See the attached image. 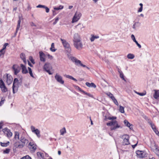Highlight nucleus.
<instances>
[{"instance_id": "6e6d98bb", "label": "nucleus", "mask_w": 159, "mask_h": 159, "mask_svg": "<svg viewBox=\"0 0 159 159\" xmlns=\"http://www.w3.org/2000/svg\"><path fill=\"white\" fill-rule=\"evenodd\" d=\"M59 20V18L58 17L56 18L55 19V21L53 23V24L54 25H55L56 24L57 22Z\"/></svg>"}, {"instance_id": "052dcab7", "label": "nucleus", "mask_w": 159, "mask_h": 159, "mask_svg": "<svg viewBox=\"0 0 159 159\" xmlns=\"http://www.w3.org/2000/svg\"><path fill=\"white\" fill-rule=\"evenodd\" d=\"M47 72H48L49 75H52V73L50 72L49 69L47 70H45Z\"/></svg>"}, {"instance_id": "58836bf2", "label": "nucleus", "mask_w": 159, "mask_h": 159, "mask_svg": "<svg viewBox=\"0 0 159 159\" xmlns=\"http://www.w3.org/2000/svg\"><path fill=\"white\" fill-rule=\"evenodd\" d=\"M15 135L14 136V138L15 139H19V133L17 132H15Z\"/></svg>"}, {"instance_id": "6e6552de", "label": "nucleus", "mask_w": 159, "mask_h": 159, "mask_svg": "<svg viewBox=\"0 0 159 159\" xmlns=\"http://www.w3.org/2000/svg\"><path fill=\"white\" fill-rule=\"evenodd\" d=\"M12 68L15 75H17L20 71V67L17 64L13 65Z\"/></svg>"}, {"instance_id": "c85d7f7f", "label": "nucleus", "mask_w": 159, "mask_h": 159, "mask_svg": "<svg viewBox=\"0 0 159 159\" xmlns=\"http://www.w3.org/2000/svg\"><path fill=\"white\" fill-rule=\"evenodd\" d=\"M61 135H63L66 133V130L65 127H64L60 130Z\"/></svg>"}, {"instance_id": "864d4df0", "label": "nucleus", "mask_w": 159, "mask_h": 159, "mask_svg": "<svg viewBox=\"0 0 159 159\" xmlns=\"http://www.w3.org/2000/svg\"><path fill=\"white\" fill-rule=\"evenodd\" d=\"M153 131L157 135H159V132L156 128Z\"/></svg>"}, {"instance_id": "dca6fc26", "label": "nucleus", "mask_w": 159, "mask_h": 159, "mask_svg": "<svg viewBox=\"0 0 159 159\" xmlns=\"http://www.w3.org/2000/svg\"><path fill=\"white\" fill-rule=\"evenodd\" d=\"M20 66L22 69V73L23 74H26L28 72V71L25 65L21 64Z\"/></svg>"}, {"instance_id": "2eb2a0df", "label": "nucleus", "mask_w": 159, "mask_h": 159, "mask_svg": "<svg viewBox=\"0 0 159 159\" xmlns=\"http://www.w3.org/2000/svg\"><path fill=\"white\" fill-rule=\"evenodd\" d=\"M27 146L29 148L32 149L34 151L36 149V145L33 142H30Z\"/></svg>"}, {"instance_id": "2f4dec72", "label": "nucleus", "mask_w": 159, "mask_h": 159, "mask_svg": "<svg viewBox=\"0 0 159 159\" xmlns=\"http://www.w3.org/2000/svg\"><path fill=\"white\" fill-rule=\"evenodd\" d=\"M50 50L52 52H54L56 51V49H54V43H52L51 47L50 48Z\"/></svg>"}, {"instance_id": "49530a36", "label": "nucleus", "mask_w": 159, "mask_h": 159, "mask_svg": "<svg viewBox=\"0 0 159 159\" xmlns=\"http://www.w3.org/2000/svg\"><path fill=\"white\" fill-rule=\"evenodd\" d=\"M29 60L33 64H35V62L34 61V60L31 56H30L29 57Z\"/></svg>"}, {"instance_id": "cd10ccee", "label": "nucleus", "mask_w": 159, "mask_h": 159, "mask_svg": "<svg viewBox=\"0 0 159 159\" xmlns=\"http://www.w3.org/2000/svg\"><path fill=\"white\" fill-rule=\"evenodd\" d=\"M65 76L66 78L70 79L72 80H73L75 82H77V80L76 79L74 78V77H73L71 76H70V75H65Z\"/></svg>"}, {"instance_id": "1a4fd4ad", "label": "nucleus", "mask_w": 159, "mask_h": 159, "mask_svg": "<svg viewBox=\"0 0 159 159\" xmlns=\"http://www.w3.org/2000/svg\"><path fill=\"white\" fill-rule=\"evenodd\" d=\"M81 16V14L80 12H76L72 20V23L76 22L80 18Z\"/></svg>"}, {"instance_id": "de8ad7c7", "label": "nucleus", "mask_w": 159, "mask_h": 159, "mask_svg": "<svg viewBox=\"0 0 159 159\" xmlns=\"http://www.w3.org/2000/svg\"><path fill=\"white\" fill-rule=\"evenodd\" d=\"M8 45V43H5L3 46V48L2 49V50L5 51V50L6 49V47Z\"/></svg>"}, {"instance_id": "393cba45", "label": "nucleus", "mask_w": 159, "mask_h": 159, "mask_svg": "<svg viewBox=\"0 0 159 159\" xmlns=\"http://www.w3.org/2000/svg\"><path fill=\"white\" fill-rule=\"evenodd\" d=\"M50 64L49 63H46L43 66V69L45 70L49 69Z\"/></svg>"}, {"instance_id": "0eeeda50", "label": "nucleus", "mask_w": 159, "mask_h": 159, "mask_svg": "<svg viewBox=\"0 0 159 159\" xmlns=\"http://www.w3.org/2000/svg\"><path fill=\"white\" fill-rule=\"evenodd\" d=\"M3 79L4 80L6 79L7 80V83L8 85H9L11 83L13 80V78L12 77L9 75L8 74L4 75L3 76Z\"/></svg>"}, {"instance_id": "0e129e2a", "label": "nucleus", "mask_w": 159, "mask_h": 159, "mask_svg": "<svg viewBox=\"0 0 159 159\" xmlns=\"http://www.w3.org/2000/svg\"><path fill=\"white\" fill-rule=\"evenodd\" d=\"M48 58H49L51 59H52L53 58V57L52 56H51L50 54H48Z\"/></svg>"}, {"instance_id": "4468645a", "label": "nucleus", "mask_w": 159, "mask_h": 159, "mask_svg": "<svg viewBox=\"0 0 159 159\" xmlns=\"http://www.w3.org/2000/svg\"><path fill=\"white\" fill-rule=\"evenodd\" d=\"M3 131L8 138L10 137L12 135V133L10 131V130L7 128L3 129Z\"/></svg>"}, {"instance_id": "aec40b11", "label": "nucleus", "mask_w": 159, "mask_h": 159, "mask_svg": "<svg viewBox=\"0 0 159 159\" xmlns=\"http://www.w3.org/2000/svg\"><path fill=\"white\" fill-rule=\"evenodd\" d=\"M19 20L18 21V24H17V26L16 29V31L14 35L13 36V37H16V35L17 33V32L18 30H19L20 27V23L21 22V20H20V17H19Z\"/></svg>"}, {"instance_id": "ea45409f", "label": "nucleus", "mask_w": 159, "mask_h": 159, "mask_svg": "<svg viewBox=\"0 0 159 159\" xmlns=\"http://www.w3.org/2000/svg\"><path fill=\"white\" fill-rule=\"evenodd\" d=\"M149 123L151 125V127L152 129L153 130L154 129H156V128L155 125L154 124H152L151 121H150V122L149 121Z\"/></svg>"}, {"instance_id": "a19ab883", "label": "nucleus", "mask_w": 159, "mask_h": 159, "mask_svg": "<svg viewBox=\"0 0 159 159\" xmlns=\"http://www.w3.org/2000/svg\"><path fill=\"white\" fill-rule=\"evenodd\" d=\"M5 51L2 50L1 49L0 51V57H3L5 53Z\"/></svg>"}, {"instance_id": "79ce46f5", "label": "nucleus", "mask_w": 159, "mask_h": 159, "mask_svg": "<svg viewBox=\"0 0 159 159\" xmlns=\"http://www.w3.org/2000/svg\"><path fill=\"white\" fill-rule=\"evenodd\" d=\"M135 93H137V94L141 96H144L146 94V92H145V93H139V92H138L136 91H135Z\"/></svg>"}, {"instance_id": "f704fd0d", "label": "nucleus", "mask_w": 159, "mask_h": 159, "mask_svg": "<svg viewBox=\"0 0 159 159\" xmlns=\"http://www.w3.org/2000/svg\"><path fill=\"white\" fill-rule=\"evenodd\" d=\"M127 57L129 59H133L134 58V56L133 54L129 53L127 55Z\"/></svg>"}, {"instance_id": "5fc2aeb1", "label": "nucleus", "mask_w": 159, "mask_h": 159, "mask_svg": "<svg viewBox=\"0 0 159 159\" xmlns=\"http://www.w3.org/2000/svg\"><path fill=\"white\" fill-rule=\"evenodd\" d=\"M5 100L3 99V98H2L1 99V101L0 102V106H1L4 102Z\"/></svg>"}, {"instance_id": "69168bd1", "label": "nucleus", "mask_w": 159, "mask_h": 159, "mask_svg": "<svg viewBox=\"0 0 159 159\" xmlns=\"http://www.w3.org/2000/svg\"><path fill=\"white\" fill-rule=\"evenodd\" d=\"M138 142H137V143L134 145H132V147L133 148H134L137 145Z\"/></svg>"}, {"instance_id": "f3484780", "label": "nucleus", "mask_w": 159, "mask_h": 159, "mask_svg": "<svg viewBox=\"0 0 159 159\" xmlns=\"http://www.w3.org/2000/svg\"><path fill=\"white\" fill-rule=\"evenodd\" d=\"M23 148V145H21V143L20 142L17 141L15 142L14 144L13 149L16 148Z\"/></svg>"}, {"instance_id": "8fccbe9b", "label": "nucleus", "mask_w": 159, "mask_h": 159, "mask_svg": "<svg viewBox=\"0 0 159 159\" xmlns=\"http://www.w3.org/2000/svg\"><path fill=\"white\" fill-rule=\"evenodd\" d=\"M131 38L134 42H136L137 41L135 39L134 36L133 34H132L131 35Z\"/></svg>"}, {"instance_id": "a878e982", "label": "nucleus", "mask_w": 159, "mask_h": 159, "mask_svg": "<svg viewBox=\"0 0 159 159\" xmlns=\"http://www.w3.org/2000/svg\"><path fill=\"white\" fill-rule=\"evenodd\" d=\"M140 25V23L139 22H135L133 25V28L135 30L136 27H139Z\"/></svg>"}, {"instance_id": "39448f33", "label": "nucleus", "mask_w": 159, "mask_h": 159, "mask_svg": "<svg viewBox=\"0 0 159 159\" xmlns=\"http://www.w3.org/2000/svg\"><path fill=\"white\" fill-rule=\"evenodd\" d=\"M71 61L75 63V65L78 66H81L83 67H86V65L83 64L81 61L77 59L76 57H70V58Z\"/></svg>"}, {"instance_id": "37998d69", "label": "nucleus", "mask_w": 159, "mask_h": 159, "mask_svg": "<svg viewBox=\"0 0 159 159\" xmlns=\"http://www.w3.org/2000/svg\"><path fill=\"white\" fill-rule=\"evenodd\" d=\"M75 88L76 89L78 90H79L80 92L83 93V92L84 91L83 90H82L78 86H75Z\"/></svg>"}, {"instance_id": "ddd939ff", "label": "nucleus", "mask_w": 159, "mask_h": 159, "mask_svg": "<svg viewBox=\"0 0 159 159\" xmlns=\"http://www.w3.org/2000/svg\"><path fill=\"white\" fill-rule=\"evenodd\" d=\"M136 154L138 157L140 158L144 157L147 156L146 153L143 151L138 150L136 152Z\"/></svg>"}, {"instance_id": "7c9ffc66", "label": "nucleus", "mask_w": 159, "mask_h": 159, "mask_svg": "<svg viewBox=\"0 0 159 159\" xmlns=\"http://www.w3.org/2000/svg\"><path fill=\"white\" fill-rule=\"evenodd\" d=\"M38 157L40 158L43 157V154L41 152H38L37 153Z\"/></svg>"}, {"instance_id": "338daca9", "label": "nucleus", "mask_w": 159, "mask_h": 159, "mask_svg": "<svg viewBox=\"0 0 159 159\" xmlns=\"http://www.w3.org/2000/svg\"><path fill=\"white\" fill-rule=\"evenodd\" d=\"M58 7H59V8L60 10H61V9H62L64 7L63 6L61 5H60Z\"/></svg>"}, {"instance_id": "c756f323", "label": "nucleus", "mask_w": 159, "mask_h": 159, "mask_svg": "<svg viewBox=\"0 0 159 159\" xmlns=\"http://www.w3.org/2000/svg\"><path fill=\"white\" fill-rule=\"evenodd\" d=\"M10 144V142L9 141L7 142L6 143H3L0 142V144L2 147H7L8 145Z\"/></svg>"}, {"instance_id": "b1692460", "label": "nucleus", "mask_w": 159, "mask_h": 159, "mask_svg": "<svg viewBox=\"0 0 159 159\" xmlns=\"http://www.w3.org/2000/svg\"><path fill=\"white\" fill-rule=\"evenodd\" d=\"M75 28L79 30H81L82 29L84 28V27L83 25H81L80 23H79L75 26Z\"/></svg>"}, {"instance_id": "9d476101", "label": "nucleus", "mask_w": 159, "mask_h": 159, "mask_svg": "<svg viewBox=\"0 0 159 159\" xmlns=\"http://www.w3.org/2000/svg\"><path fill=\"white\" fill-rule=\"evenodd\" d=\"M123 140L122 142L123 145H128L130 144L129 141V136L127 135H124L122 136Z\"/></svg>"}, {"instance_id": "680f3d73", "label": "nucleus", "mask_w": 159, "mask_h": 159, "mask_svg": "<svg viewBox=\"0 0 159 159\" xmlns=\"http://www.w3.org/2000/svg\"><path fill=\"white\" fill-rule=\"evenodd\" d=\"M30 25L31 26H36V25H35L33 22H32L31 23Z\"/></svg>"}, {"instance_id": "e2e57ef3", "label": "nucleus", "mask_w": 159, "mask_h": 159, "mask_svg": "<svg viewBox=\"0 0 159 159\" xmlns=\"http://www.w3.org/2000/svg\"><path fill=\"white\" fill-rule=\"evenodd\" d=\"M143 10V7H140L139 9L138 10V12H141Z\"/></svg>"}, {"instance_id": "603ef678", "label": "nucleus", "mask_w": 159, "mask_h": 159, "mask_svg": "<svg viewBox=\"0 0 159 159\" xmlns=\"http://www.w3.org/2000/svg\"><path fill=\"white\" fill-rule=\"evenodd\" d=\"M21 159H31V158L29 156L27 155L23 157Z\"/></svg>"}, {"instance_id": "13d9d810", "label": "nucleus", "mask_w": 159, "mask_h": 159, "mask_svg": "<svg viewBox=\"0 0 159 159\" xmlns=\"http://www.w3.org/2000/svg\"><path fill=\"white\" fill-rule=\"evenodd\" d=\"M44 8H45L46 10V12L47 13H48L49 11V9L47 7L45 6V7H44Z\"/></svg>"}, {"instance_id": "09e8293b", "label": "nucleus", "mask_w": 159, "mask_h": 159, "mask_svg": "<svg viewBox=\"0 0 159 159\" xmlns=\"http://www.w3.org/2000/svg\"><path fill=\"white\" fill-rule=\"evenodd\" d=\"M31 129L33 133L36 130V129H35V127L34 126H31Z\"/></svg>"}, {"instance_id": "f03ea898", "label": "nucleus", "mask_w": 159, "mask_h": 159, "mask_svg": "<svg viewBox=\"0 0 159 159\" xmlns=\"http://www.w3.org/2000/svg\"><path fill=\"white\" fill-rule=\"evenodd\" d=\"M116 119V117L115 116H109L107 117L108 120H111L110 122L107 123V126H111L110 128L111 130H115L120 127V126L118 125L117 122L116 120H115Z\"/></svg>"}, {"instance_id": "e433bc0d", "label": "nucleus", "mask_w": 159, "mask_h": 159, "mask_svg": "<svg viewBox=\"0 0 159 159\" xmlns=\"http://www.w3.org/2000/svg\"><path fill=\"white\" fill-rule=\"evenodd\" d=\"M106 94L110 98H111V99H112L113 98L114 99V98H115L113 96V95L111 93H107Z\"/></svg>"}, {"instance_id": "423d86ee", "label": "nucleus", "mask_w": 159, "mask_h": 159, "mask_svg": "<svg viewBox=\"0 0 159 159\" xmlns=\"http://www.w3.org/2000/svg\"><path fill=\"white\" fill-rule=\"evenodd\" d=\"M0 88L3 93H5L7 91V88L2 80L0 78Z\"/></svg>"}, {"instance_id": "4d7b16f0", "label": "nucleus", "mask_w": 159, "mask_h": 159, "mask_svg": "<svg viewBox=\"0 0 159 159\" xmlns=\"http://www.w3.org/2000/svg\"><path fill=\"white\" fill-rule=\"evenodd\" d=\"M45 7V6L42 5H39L37 6V8H44Z\"/></svg>"}, {"instance_id": "a211bd4d", "label": "nucleus", "mask_w": 159, "mask_h": 159, "mask_svg": "<svg viewBox=\"0 0 159 159\" xmlns=\"http://www.w3.org/2000/svg\"><path fill=\"white\" fill-rule=\"evenodd\" d=\"M40 60L42 61L45 62V54L42 52L40 51L39 52Z\"/></svg>"}, {"instance_id": "f8f14e48", "label": "nucleus", "mask_w": 159, "mask_h": 159, "mask_svg": "<svg viewBox=\"0 0 159 159\" xmlns=\"http://www.w3.org/2000/svg\"><path fill=\"white\" fill-rule=\"evenodd\" d=\"M55 78L57 82L61 84H63L64 81L62 79V77L60 75L57 74L55 76Z\"/></svg>"}, {"instance_id": "7ed1b4c3", "label": "nucleus", "mask_w": 159, "mask_h": 159, "mask_svg": "<svg viewBox=\"0 0 159 159\" xmlns=\"http://www.w3.org/2000/svg\"><path fill=\"white\" fill-rule=\"evenodd\" d=\"M21 78H20L19 80H18L17 78H15L14 79L12 87L13 93H15L17 92L18 88L19 86L21 85Z\"/></svg>"}, {"instance_id": "20e7f679", "label": "nucleus", "mask_w": 159, "mask_h": 159, "mask_svg": "<svg viewBox=\"0 0 159 159\" xmlns=\"http://www.w3.org/2000/svg\"><path fill=\"white\" fill-rule=\"evenodd\" d=\"M61 40L66 51L68 52H70L71 51V49L69 43L64 39L61 38Z\"/></svg>"}, {"instance_id": "6ab92c4d", "label": "nucleus", "mask_w": 159, "mask_h": 159, "mask_svg": "<svg viewBox=\"0 0 159 159\" xmlns=\"http://www.w3.org/2000/svg\"><path fill=\"white\" fill-rule=\"evenodd\" d=\"M124 122L125 125L129 127L130 129H133V125H131L127 120H125Z\"/></svg>"}, {"instance_id": "4be33fe9", "label": "nucleus", "mask_w": 159, "mask_h": 159, "mask_svg": "<svg viewBox=\"0 0 159 159\" xmlns=\"http://www.w3.org/2000/svg\"><path fill=\"white\" fill-rule=\"evenodd\" d=\"M155 93L153 95L154 98L156 99L159 98V90H154Z\"/></svg>"}, {"instance_id": "412c9836", "label": "nucleus", "mask_w": 159, "mask_h": 159, "mask_svg": "<svg viewBox=\"0 0 159 159\" xmlns=\"http://www.w3.org/2000/svg\"><path fill=\"white\" fill-rule=\"evenodd\" d=\"M20 57L23 60V62L25 64H26V60L25 58V56L24 53H22L20 55Z\"/></svg>"}, {"instance_id": "4c0bfd02", "label": "nucleus", "mask_w": 159, "mask_h": 159, "mask_svg": "<svg viewBox=\"0 0 159 159\" xmlns=\"http://www.w3.org/2000/svg\"><path fill=\"white\" fill-rule=\"evenodd\" d=\"M83 93H84L85 94L87 95L89 97H91V98H94L93 96L92 95L90 94V93H87V92H86L85 91H84V92H83Z\"/></svg>"}, {"instance_id": "774afa93", "label": "nucleus", "mask_w": 159, "mask_h": 159, "mask_svg": "<svg viewBox=\"0 0 159 159\" xmlns=\"http://www.w3.org/2000/svg\"><path fill=\"white\" fill-rule=\"evenodd\" d=\"M154 148L156 150H157L158 149H157V146L156 145V144H155V143H154Z\"/></svg>"}, {"instance_id": "3c124183", "label": "nucleus", "mask_w": 159, "mask_h": 159, "mask_svg": "<svg viewBox=\"0 0 159 159\" xmlns=\"http://www.w3.org/2000/svg\"><path fill=\"white\" fill-rule=\"evenodd\" d=\"M10 151V149L9 148H7L4 151V152L5 153H8Z\"/></svg>"}, {"instance_id": "5701e85b", "label": "nucleus", "mask_w": 159, "mask_h": 159, "mask_svg": "<svg viewBox=\"0 0 159 159\" xmlns=\"http://www.w3.org/2000/svg\"><path fill=\"white\" fill-rule=\"evenodd\" d=\"M86 85L89 87H93L95 88L96 87V85L93 83H90L88 82L86 83Z\"/></svg>"}, {"instance_id": "c03bdc74", "label": "nucleus", "mask_w": 159, "mask_h": 159, "mask_svg": "<svg viewBox=\"0 0 159 159\" xmlns=\"http://www.w3.org/2000/svg\"><path fill=\"white\" fill-rule=\"evenodd\" d=\"M120 78H121V79H122L123 80H124V81H125L126 80L124 78V74H123V73H120Z\"/></svg>"}, {"instance_id": "f257e3e1", "label": "nucleus", "mask_w": 159, "mask_h": 159, "mask_svg": "<svg viewBox=\"0 0 159 159\" xmlns=\"http://www.w3.org/2000/svg\"><path fill=\"white\" fill-rule=\"evenodd\" d=\"M74 47L79 50H81L83 48V45L80 35L78 33L74 34L73 39Z\"/></svg>"}, {"instance_id": "a18cd8bd", "label": "nucleus", "mask_w": 159, "mask_h": 159, "mask_svg": "<svg viewBox=\"0 0 159 159\" xmlns=\"http://www.w3.org/2000/svg\"><path fill=\"white\" fill-rule=\"evenodd\" d=\"M114 103L116 105L118 106V103L117 101V100L115 99V98H114V99H112Z\"/></svg>"}, {"instance_id": "c9c22d12", "label": "nucleus", "mask_w": 159, "mask_h": 159, "mask_svg": "<svg viewBox=\"0 0 159 159\" xmlns=\"http://www.w3.org/2000/svg\"><path fill=\"white\" fill-rule=\"evenodd\" d=\"M124 108L121 106H120L119 111L121 113H124L125 112Z\"/></svg>"}, {"instance_id": "bf43d9fd", "label": "nucleus", "mask_w": 159, "mask_h": 159, "mask_svg": "<svg viewBox=\"0 0 159 159\" xmlns=\"http://www.w3.org/2000/svg\"><path fill=\"white\" fill-rule=\"evenodd\" d=\"M135 43H136V45H137V46L139 47V48H141V45L138 43L137 41H136V42H135Z\"/></svg>"}, {"instance_id": "72a5a7b5", "label": "nucleus", "mask_w": 159, "mask_h": 159, "mask_svg": "<svg viewBox=\"0 0 159 159\" xmlns=\"http://www.w3.org/2000/svg\"><path fill=\"white\" fill-rule=\"evenodd\" d=\"M28 69L29 72V73L30 76H31L33 78H34V76L33 75L32 71L31 68L29 67H28Z\"/></svg>"}, {"instance_id": "9b49d317", "label": "nucleus", "mask_w": 159, "mask_h": 159, "mask_svg": "<svg viewBox=\"0 0 159 159\" xmlns=\"http://www.w3.org/2000/svg\"><path fill=\"white\" fill-rule=\"evenodd\" d=\"M20 141L21 145H23V147L29 143L28 140L23 136H21L20 138Z\"/></svg>"}, {"instance_id": "bb28decb", "label": "nucleus", "mask_w": 159, "mask_h": 159, "mask_svg": "<svg viewBox=\"0 0 159 159\" xmlns=\"http://www.w3.org/2000/svg\"><path fill=\"white\" fill-rule=\"evenodd\" d=\"M91 37L90 39V40L91 42L93 41L95 39H98L99 37L98 36H94L92 34L91 35Z\"/></svg>"}, {"instance_id": "473e14b6", "label": "nucleus", "mask_w": 159, "mask_h": 159, "mask_svg": "<svg viewBox=\"0 0 159 159\" xmlns=\"http://www.w3.org/2000/svg\"><path fill=\"white\" fill-rule=\"evenodd\" d=\"M33 133L36 134L38 137H40V131L38 129H36V130Z\"/></svg>"}]
</instances>
